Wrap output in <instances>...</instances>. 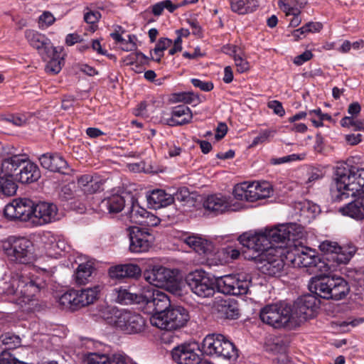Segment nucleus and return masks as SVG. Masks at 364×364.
<instances>
[{
  "label": "nucleus",
  "mask_w": 364,
  "mask_h": 364,
  "mask_svg": "<svg viewBox=\"0 0 364 364\" xmlns=\"http://www.w3.org/2000/svg\"><path fill=\"white\" fill-rule=\"evenodd\" d=\"M55 268H33L13 274L0 287V294L9 302L16 304L23 311H34L39 308L38 295L53 281Z\"/></svg>",
  "instance_id": "f257e3e1"
},
{
  "label": "nucleus",
  "mask_w": 364,
  "mask_h": 364,
  "mask_svg": "<svg viewBox=\"0 0 364 364\" xmlns=\"http://www.w3.org/2000/svg\"><path fill=\"white\" fill-rule=\"evenodd\" d=\"M212 358L232 363L239 357L238 349L226 336L220 333L207 335L200 345L197 343H184L174 348L171 354L173 360L178 364H199L200 355L196 352Z\"/></svg>",
  "instance_id": "f03ea898"
},
{
  "label": "nucleus",
  "mask_w": 364,
  "mask_h": 364,
  "mask_svg": "<svg viewBox=\"0 0 364 364\" xmlns=\"http://www.w3.org/2000/svg\"><path fill=\"white\" fill-rule=\"evenodd\" d=\"M361 192L364 193V168H356L346 162L338 163L330 186L332 200L340 202Z\"/></svg>",
  "instance_id": "7ed1b4c3"
},
{
  "label": "nucleus",
  "mask_w": 364,
  "mask_h": 364,
  "mask_svg": "<svg viewBox=\"0 0 364 364\" xmlns=\"http://www.w3.org/2000/svg\"><path fill=\"white\" fill-rule=\"evenodd\" d=\"M166 297L168 304L164 307L160 308L156 305L150 309L152 315L150 317V323L152 326L160 329L165 330L161 339L165 343H170L173 339L172 331L183 328L190 319L188 311L181 306L171 307V301L168 295L162 291Z\"/></svg>",
  "instance_id": "20e7f679"
},
{
  "label": "nucleus",
  "mask_w": 364,
  "mask_h": 364,
  "mask_svg": "<svg viewBox=\"0 0 364 364\" xmlns=\"http://www.w3.org/2000/svg\"><path fill=\"white\" fill-rule=\"evenodd\" d=\"M117 301L125 305L138 304L146 314L150 313V309L154 305L162 308L168 304V300L162 294V291L151 287H144L138 293L120 288L117 291Z\"/></svg>",
  "instance_id": "39448f33"
},
{
  "label": "nucleus",
  "mask_w": 364,
  "mask_h": 364,
  "mask_svg": "<svg viewBox=\"0 0 364 364\" xmlns=\"http://www.w3.org/2000/svg\"><path fill=\"white\" fill-rule=\"evenodd\" d=\"M287 265L298 268H306L311 274L326 272L330 268L326 261L321 259L316 251L310 247H298L296 244L291 249L287 248Z\"/></svg>",
  "instance_id": "423d86ee"
},
{
  "label": "nucleus",
  "mask_w": 364,
  "mask_h": 364,
  "mask_svg": "<svg viewBox=\"0 0 364 364\" xmlns=\"http://www.w3.org/2000/svg\"><path fill=\"white\" fill-rule=\"evenodd\" d=\"M287 247L275 246L258 255H245L249 260L257 259L259 271L269 277H280L284 272V265L287 264Z\"/></svg>",
  "instance_id": "0eeeda50"
},
{
  "label": "nucleus",
  "mask_w": 364,
  "mask_h": 364,
  "mask_svg": "<svg viewBox=\"0 0 364 364\" xmlns=\"http://www.w3.org/2000/svg\"><path fill=\"white\" fill-rule=\"evenodd\" d=\"M270 245L291 249L305 236L304 228L296 223L277 224L265 228Z\"/></svg>",
  "instance_id": "6e6552de"
},
{
  "label": "nucleus",
  "mask_w": 364,
  "mask_h": 364,
  "mask_svg": "<svg viewBox=\"0 0 364 364\" xmlns=\"http://www.w3.org/2000/svg\"><path fill=\"white\" fill-rule=\"evenodd\" d=\"M274 192L272 186L267 181H244L237 183L232 189L234 199L244 202H255L258 200L269 198Z\"/></svg>",
  "instance_id": "1a4fd4ad"
},
{
  "label": "nucleus",
  "mask_w": 364,
  "mask_h": 364,
  "mask_svg": "<svg viewBox=\"0 0 364 364\" xmlns=\"http://www.w3.org/2000/svg\"><path fill=\"white\" fill-rule=\"evenodd\" d=\"M320 250L323 252L326 257V264L330 268H326V272H336L339 267L346 264L355 253V247L352 245L339 246L337 242L324 241L320 246Z\"/></svg>",
  "instance_id": "9d476101"
},
{
  "label": "nucleus",
  "mask_w": 364,
  "mask_h": 364,
  "mask_svg": "<svg viewBox=\"0 0 364 364\" xmlns=\"http://www.w3.org/2000/svg\"><path fill=\"white\" fill-rule=\"evenodd\" d=\"M109 323L127 334L140 333L145 327V320L139 314L126 309H113Z\"/></svg>",
  "instance_id": "9b49d317"
},
{
  "label": "nucleus",
  "mask_w": 364,
  "mask_h": 364,
  "mask_svg": "<svg viewBox=\"0 0 364 364\" xmlns=\"http://www.w3.org/2000/svg\"><path fill=\"white\" fill-rule=\"evenodd\" d=\"M100 291V285L81 290L70 289L59 297L58 303L64 309L75 311L92 304L97 299Z\"/></svg>",
  "instance_id": "f8f14e48"
},
{
  "label": "nucleus",
  "mask_w": 364,
  "mask_h": 364,
  "mask_svg": "<svg viewBox=\"0 0 364 364\" xmlns=\"http://www.w3.org/2000/svg\"><path fill=\"white\" fill-rule=\"evenodd\" d=\"M9 247L5 252L11 261L21 264L31 262L34 258L33 242L24 237L11 236L8 239Z\"/></svg>",
  "instance_id": "ddd939ff"
},
{
  "label": "nucleus",
  "mask_w": 364,
  "mask_h": 364,
  "mask_svg": "<svg viewBox=\"0 0 364 364\" xmlns=\"http://www.w3.org/2000/svg\"><path fill=\"white\" fill-rule=\"evenodd\" d=\"M262 321L275 328L285 326L291 317V309L283 302L268 304L264 306L259 313Z\"/></svg>",
  "instance_id": "4468645a"
},
{
  "label": "nucleus",
  "mask_w": 364,
  "mask_h": 364,
  "mask_svg": "<svg viewBox=\"0 0 364 364\" xmlns=\"http://www.w3.org/2000/svg\"><path fill=\"white\" fill-rule=\"evenodd\" d=\"M250 282L247 275L227 274L216 279V286L218 291L224 294L242 296L247 294Z\"/></svg>",
  "instance_id": "2eb2a0df"
},
{
  "label": "nucleus",
  "mask_w": 364,
  "mask_h": 364,
  "mask_svg": "<svg viewBox=\"0 0 364 364\" xmlns=\"http://www.w3.org/2000/svg\"><path fill=\"white\" fill-rule=\"evenodd\" d=\"M186 282L192 292L198 297L208 298L215 294L216 281L202 269L191 272L187 276Z\"/></svg>",
  "instance_id": "dca6fc26"
},
{
  "label": "nucleus",
  "mask_w": 364,
  "mask_h": 364,
  "mask_svg": "<svg viewBox=\"0 0 364 364\" xmlns=\"http://www.w3.org/2000/svg\"><path fill=\"white\" fill-rule=\"evenodd\" d=\"M33 210L34 204L31 200L26 198H16L5 206L4 213L5 217L9 220H18L31 225Z\"/></svg>",
  "instance_id": "f3484780"
},
{
  "label": "nucleus",
  "mask_w": 364,
  "mask_h": 364,
  "mask_svg": "<svg viewBox=\"0 0 364 364\" xmlns=\"http://www.w3.org/2000/svg\"><path fill=\"white\" fill-rule=\"evenodd\" d=\"M129 239V250L133 253L147 252L154 243V236L146 230L137 226L127 228Z\"/></svg>",
  "instance_id": "a211bd4d"
},
{
  "label": "nucleus",
  "mask_w": 364,
  "mask_h": 364,
  "mask_svg": "<svg viewBox=\"0 0 364 364\" xmlns=\"http://www.w3.org/2000/svg\"><path fill=\"white\" fill-rule=\"evenodd\" d=\"M237 241L244 247L253 250L252 255H258L274 247L270 245L265 228L255 233L245 232L237 237Z\"/></svg>",
  "instance_id": "6ab92c4d"
},
{
  "label": "nucleus",
  "mask_w": 364,
  "mask_h": 364,
  "mask_svg": "<svg viewBox=\"0 0 364 364\" xmlns=\"http://www.w3.org/2000/svg\"><path fill=\"white\" fill-rule=\"evenodd\" d=\"M61 214L57 205L53 203L40 202L34 205L31 225L42 226L60 220Z\"/></svg>",
  "instance_id": "aec40b11"
},
{
  "label": "nucleus",
  "mask_w": 364,
  "mask_h": 364,
  "mask_svg": "<svg viewBox=\"0 0 364 364\" xmlns=\"http://www.w3.org/2000/svg\"><path fill=\"white\" fill-rule=\"evenodd\" d=\"M203 207L216 215L229 210L237 211L242 209V205L240 203H233L230 196L221 193L208 196L203 201Z\"/></svg>",
  "instance_id": "412c9836"
},
{
  "label": "nucleus",
  "mask_w": 364,
  "mask_h": 364,
  "mask_svg": "<svg viewBox=\"0 0 364 364\" xmlns=\"http://www.w3.org/2000/svg\"><path fill=\"white\" fill-rule=\"evenodd\" d=\"M144 279L151 287H163L173 282L175 272L161 265H154L146 269L143 274Z\"/></svg>",
  "instance_id": "4be33fe9"
},
{
  "label": "nucleus",
  "mask_w": 364,
  "mask_h": 364,
  "mask_svg": "<svg viewBox=\"0 0 364 364\" xmlns=\"http://www.w3.org/2000/svg\"><path fill=\"white\" fill-rule=\"evenodd\" d=\"M230 237V236L228 235L220 237L221 240H225L226 242L229 243L225 244V245L218 250L216 253H213V256L211 259L215 260L213 262L214 264H226L232 262L240 257V242L237 243L236 241H232Z\"/></svg>",
  "instance_id": "5701e85b"
},
{
  "label": "nucleus",
  "mask_w": 364,
  "mask_h": 364,
  "mask_svg": "<svg viewBox=\"0 0 364 364\" xmlns=\"http://www.w3.org/2000/svg\"><path fill=\"white\" fill-rule=\"evenodd\" d=\"M331 272H320L319 275L312 277L309 283L310 291L321 298L329 299L332 276H329L328 274Z\"/></svg>",
  "instance_id": "b1692460"
},
{
  "label": "nucleus",
  "mask_w": 364,
  "mask_h": 364,
  "mask_svg": "<svg viewBox=\"0 0 364 364\" xmlns=\"http://www.w3.org/2000/svg\"><path fill=\"white\" fill-rule=\"evenodd\" d=\"M38 160L43 168L50 171L66 174L70 171L68 162L57 153L43 154Z\"/></svg>",
  "instance_id": "393cba45"
},
{
  "label": "nucleus",
  "mask_w": 364,
  "mask_h": 364,
  "mask_svg": "<svg viewBox=\"0 0 364 364\" xmlns=\"http://www.w3.org/2000/svg\"><path fill=\"white\" fill-rule=\"evenodd\" d=\"M41 240L45 244L48 256L50 257H61L63 252H68L70 250V246L63 237L47 233L42 237Z\"/></svg>",
  "instance_id": "a878e982"
},
{
  "label": "nucleus",
  "mask_w": 364,
  "mask_h": 364,
  "mask_svg": "<svg viewBox=\"0 0 364 364\" xmlns=\"http://www.w3.org/2000/svg\"><path fill=\"white\" fill-rule=\"evenodd\" d=\"M184 242L200 255L211 259L215 252L213 243L198 235H192L184 239Z\"/></svg>",
  "instance_id": "bb28decb"
},
{
  "label": "nucleus",
  "mask_w": 364,
  "mask_h": 364,
  "mask_svg": "<svg viewBox=\"0 0 364 364\" xmlns=\"http://www.w3.org/2000/svg\"><path fill=\"white\" fill-rule=\"evenodd\" d=\"M338 213L356 222L364 220V194L356 197L350 202L341 206Z\"/></svg>",
  "instance_id": "cd10ccee"
},
{
  "label": "nucleus",
  "mask_w": 364,
  "mask_h": 364,
  "mask_svg": "<svg viewBox=\"0 0 364 364\" xmlns=\"http://www.w3.org/2000/svg\"><path fill=\"white\" fill-rule=\"evenodd\" d=\"M295 308L301 317L307 319L312 317L318 308V301L311 294L304 295L297 299Z\"/></svg>",
  "instance_id": "c85d7f7f"
},
{
  "label": "nucleus",
  "mask_w": 364,
  "mask_h": 364,
  "mask_svg": "<svg viewBox=\"0 0 364 364\" xmlns=\"http://www.w3.org/2000/svg\"><path fill=\"white\" fill-rule=\"evenodd\" d=\"M40 177L41 171L38 166L29 161L28 157L24 160L19 172L15 175V179L23 184L36 182Z\"/></svg>",
  "instance_id": "c756f323"
},
{
  "label": "nucleus",
  "mask_w": 364,
  "mask_h": 364,
  "mask_svg": "<svg viewBox=\"0 0 364 364\" xmlns=\"http://www.w3.org/2000/svg\"><path fill=\"white\" fill-rule=\"evenodd\" d=\"M146 200L150 208L157 210L171 205L175 198L164 190L154 189L146 196Z\"/></svg>",
  "instance_id": "7c9ffc66"
},
{
  "label": "nucleus",
  "mask_w": 364,
  "mask_h": 364,
  "mask_svg": "<svg viewBox=\"0 0 364 364\" xmlns=\"http://www.w3.org/2000/svg\"><path fill=\"white\" fill-rule=\"evenodd\" d=\"M120 194H112L105 198L101 203L100 207L102 210H107L109 213H117L121 212L124 208L126 203H129V199L127 196Z\"/></svg>",
  "instance_id": "2f4dec72"
},
{
  "label": "nucleus",
  "mask_w": 364,
  "mask_h": 364,
  "mask_svg": "<svg viewBox=\"0 0 364 364\" xmlns=\"http://www.w3.org/2000/svg\"><path fill=\"white\" fill-rule=\"evenodd\" d=\"M109 275L112 279H122L124 277H137L141 270L139 265L134 264H118L109 269Z\"/></svg>",
  "instance_id": "473e14b6"
},
{
  "label": "nucleus",
  "mask_w": 364,
  "mask_h": 364,
  "mask_svg": "<svg viewBox=\"0 0 364 364\" xmlns=\"http://www.w3.org/2000/svg\"><path fill=\"white\" fill-rule=\"evenodd\" d=\"M266 350L277 355L274 359L277 364H289L290 359L287 355V346L280 338H274L266 344Z\"/></svg>",
  "instance_id": "72a5a7b5"
},
{
  "label": "nucleus",
  "mask_w": 364,
  "mask_h": 364,
  "mask_svg": "<svg viewBox=\"0 0 364 364\" xmlns=\"http://www.w3.org/2000/svg\"><path fill=\"white\" fill-rule=\"evenodd\" d=\"M193 114L190 108L181 105L173 108L171 117L168 119V124L171 126L181 125L190 122Z\"/></svg>",
  "instance_id": "f704fd0d"
},
{
  "label": "nucleus",
  "mask_w": 364,
  "mask_h": 364,
  "mask_svg": "<svg viewBox=\"0 0 364 364\" xmlns=\"http://www.w3.org/2000/svg\"><path fill=\"white\" fill-rule=\"evenodd\" d=\"M350 291L348 283L341 277L332 276L329 299L341 300Z\"/></svg>",
  "instance_id": "c9c22d12"
},
{
  "label": "nucleus",
  "mask_w": 364,
  "mask_h": 364,
  "mask_svg": "<svg viewBox=\"0 0 364 364\" xmlns=\"http://www.w3.org/2000/svg\"><path fill=\"white\" fill-rule=\"evenodd\" d=\"M127 196L129 199V203L131 204V207L127 213V218L132 223L141 225L146 214H147V210L141 207L134 197L130 195H127Z\"/></svg>",
  "instance_id": "e433bc0d"
},
{
  "label": "nucleus",
  "mask_w": 364,
  "mask_h": 364,
  "mask_svg": "<svg viewBox=\"0 0 364 364\" xmlns=\"http://www.w3.org/2000/svg\"><path fill=\"white\" fill-rule=\"evenodd\" d=\"M94 269V263L91 260L80 264L74 274L75 283L77 285L87 284L90 280Z\"/></svg>",
  "instance_id": "4c0bfd02"
},
{
  "label": "nucleus",
  "mask_w": 364,
  "mask_h": 364,
  "mask_svg": "<svg viewBox=\"0 0 364 364\" xmlns=\"http://www.w3.org/2000/svg\"><path fill=\"white\" fill-rule=\"evenodd\" d=\"M25 37L29 44L37 50L47 49L50 46V41L45 35L33 30H26Z\"/></svg>",
  "instance_id": "58836bf2"
},
{
  "label": "nucleus",
  "mask_w": 364,
  "mask_h": 364,
  "mask_svg": "<svg viewBox=\"0 0 364 364\" xmlns=\"http://www.w3.org/2000/svg\"><path fill=\"white\" fill-rule=\"evenodd\" d=\"M218 311L228 319H237L240 316L239 306L235 299L223 301L219 305Z\"/></svg>",
  "instance_id": "ea45409f"
},
{
  "label": "nucleus",
  "mask_w": 364,
  "mask_h": 364,
  "mask_svg": "<svg viewBox=\"0 0 364 364\" xmlns=\"http://www.w3.org/2000/svg\"><path fill=\"white\" fill-rule=\"evenodd\" d=\"M85 362L87 364H112L110 355L95 352L87 353Z\"/></svg>",
  "instance_id": "a19ab883"
},
{
  "label": "nucleus",
  "mask_w": 364,
  "mask_h": 364,
  "mask_svg": "<svg viewBox=\"0 0 364 364\" xmlns=\"http://www.w3.org/2000/svg\"><path fill=\"white\" fill-rule=\"evenodd\" d=\"M18 186L16 183L9 177L2 176L0 183V193L5 196H11L16 193Z\"/></svg>",
  "instance_id": "79ce46f5"
},
{
  "label": "nucleus",
  "mask_w": 364,
  "mask_h": 364,
  "mask_svg": "<svg viewBox=\"0 0 364 364\" xmlns=\"http://www.w3.org/2000/svg\"><path fill=\"white\" fill-rule=\"evenodd\" d=\"M304 158V154H290L279 158H272L269 161L272 165H280L282 164L289 163L291 161L301 160Z\"/></svg>",
  "instance_id": "37998d69"
},
{
  "label": "nucleus",
  "mask_w": 364,
  "mask_h": 364,
  "mask_svg": "<svg viewBox=\"0 0 364 364\" xmlns=\"http://www.w3.org/2000/svg\"><path fill=\"white\" fill-rule=\"evenodd\" d=\"M102 180L97 176H95L91 178V181L88 183L85 188V193L92 194L94 193L102 188Z\"/></svg>",
  "instance_id": "c03bdc74"
},
{
  "label": "nucleus",
  "mask_w": 364,
  "mask_h": 364,
  "mask_svg": "<svg viewBox=\"0 0 364 364\" xmlns=\"http://www.w3.org/2000/svg\"><path fill=\"white\" fill-rule=\"evenodd\" d=\"M346 277L361 286L364 282V271L363 269H347L345 272Z\"/></svg>",
  "instance_id": "a18cd8bd"
},
{
  "label": "nucleus",
  "mask_w": 364,
  "mask_h": 364,
  "mask_svg": "<svg viewBox=\"0 0 364 364\" xmlns=\"http://www.w3.org/2000/svg\"><path fill=\"white\" fill-rule=\"evenodd\" d=\"M101 14L97 11L92 10V8L87 6L84 10V20L86 23L94 24L100 20Z\"/></svg>",
  "instance_id": "49530a36"
},
{
  "label": "nucleus",
  "mask_w": 364,
  "mask_h": 364,
  "mask_svg": "<svg viewBox=\"0 0 364 364\" xmlns=\"http://www.w3.org/2000/svg\"><path fill=\"white\" fill-rule=\"evenodd\" d=\"M340 123L343 127L351 128L353 130H359L363 126L362 122L353 118V116L342 118Z\"/></svg>",
  "instance_id": "de8ad7c7"
},
{
  "label": "nucleus",
  "mask_w": 364,
  "mask_h": 364,
  "mask_svg": "<svg viewBox=\"0 0 364 364\" xmlns=\"http://www.w3.org/2000/svg\"><path fill=\"white\" fill-rule=\"evenodd\" d=\"M233 59L237 70L239 73H245L250 69L249 63L244 58V54L242 52L240 54L235 53V58Z\"/></svg>",
  "instance_id": "09e8293b"
},
{
  "label": "nucleus",
  "mask_w": 364,
  "mask_h": 364,
  "mask_svg": "<svg viewBox=\"0 0 364 364\" xmlns=\"http://www.w3.org/2000/svg\"><path fill=\"white\" fill-rule=\"evenodd\" d=\"M55 21L53 15L49 11H44L38 18L39 27L46 28L52 25Z\"/></svg>",
  "instance_id": "8fccbe9b"
},
{
  "label": "nucleus",
  "mask_w": 364,
  "mask_h": 364,
  "mask_svg": "<svg viewBox=\"0 0 364 364\" xmlns=\"http://www.w3.org/2000/svg\"><path fill=\"white\" fill-rule=\"evenodd\" d=\"M6 158L14 171L17 169L20 170L22 165H23L24 160L27 159V156L26 155L21 154H16Z\"/></svg>",
  "instance_id": "3c124183"
},
{
  "label": "nucleus",
  "mask_w": 364,
  "mask_h": 364,
  "mask_svg": "<svg viewBox=\"0 0 364 364\" xmlns=\"http://www.w3.org/2000/svg\"><path fill=\"white\" fill-rule=\"evenodd\" d=\"M110 358L112 364H135L132 362L130 358L122 352L114 353Z\"/></svg>",
  "instance_id": "603ef678"
},
{
  "label": "nucleus",
  "mask_w": 364,
  "mask_h": 364,
  "mask_svg": "<svg viewBox=\"0 0 364 364\" xmlns=\"http://www.w3.org/2000/svg\"><path fill=\"white\" fill-rule=\"evenodd\" d=\"M191 82L194 87L199 88L203 92L211 91L214 87L213 83L211 81H203L198 78H192Z\"/></svg>",
  "instance_id": "864d4df0"
},
{
  "label": "nucleus",
  "mask_w": 364,
  "mask_h": 364,
  "mask_svg": "<svg viewBox=\"0 0 364 364\" xmlns=\"http://www.w3.org/2000/svg\"><path fill=\"white\" fill-rule=\"evenodd\" d=\"M134 36L128 35L127 39L124 38L119 44V47L124 51L134 50L136 48V44L134 42Z\"/></svg>",
  "instance_id": "5fc2aeb1"
},
{
  "label": "nucleus",
  "mask_w": 364,
  "mask_h": 364,
  "mask_svg": "<svg viewBox=\"0 0 364 364\" xmlns=\"http://www.w3.org/2000/svg\"><path fill=\"white\" fill-rule=\"evenodd\" d=\"M179 100L186 104H192L194 106L200 102L199 97L193 92H185L179 95Z\"/></svg>",
  "instance_id": "6e6d98bb"
},
{
  "label": "nucleus",
  "mask_w": 364,
  "mask_h": 364,
  "mask_svg": "<svg viewBox=\"0 0 364 364\" xmlns=\"http://www.w3.org/2000/svg\"><path fill=\"white\" fill-rule=\"evenodd\" d=\"M323 177V173L322 171L318 168H313L309 173L308 179L306 182L308 187L311 186L314 183L318 180L321 179Z\"/></svg>",
  "instance_id": "4d7b16f0"
},
{
  "label": "nucleus",
  "mask_w": 364,
  "mask_h": 364,
  "mask_svg": "<svg viewBox=\"0 0 364 364\" xmlns=\"http://www.w3.org/2000/svg\"><path fill=\"white\" fill-rule=\"evenodd\" d=\"M61 61L58 59H51L46 66V70L50 74H57L61 70Z\"/></svg>",
  "instance_id": "13d9d810"
},
{
  "label": "nucleus",
  "mask_w": 364,
  "mask_h": 364,
  "mask_svg": "<svg viewBox=\"0 0 364 364\" xmlns=\"http://www.w3.org/2000/svg\"><path fill=\"white\" fill-rule=\"evenodd\" d=\"M5 119L6 121L18 127L23 126L27 122V117L24 114L10 115Z\"/></svg>",
  "instance_id": "bf43d9fd"
},
{
  "label": "nucleus",
  "mask_w": 364,
  "mask_h": 364,
  "mask_svg": "<svg viewBox=\"0 0 364 364\" xmlns=\"http://www.w3.org/2000/svg\"><path fill=\"white\" fill-rule=\"evenodd\" d=\"M14 172V171L13 168H11L7 158L4 159L1 163L0 166L1 176L10 177L13 176Z\"/></svg>",
  "instance_id": "052dcab7"
},
{
  "label": "nucleus",
  "mask_w": 364,
  "mask_h": 364,
  "mask_svg": "<svg viewBox=\"0 0 364 364\" xmlns=\"http://www.w3.org/2000/svg\"><path fill=\"white\" fill-rule=\"evenodd\" d=\"M267 107L272 109L274 113L279 117H282L285 114V110L282 106V104L278 100L269 101L267 104Z\"/></svg>",
  "instance_id": "680f3d73"
},
{
  "label": "nucleus",
  "mask_w": 364,
  "mask_h": 364,
  "mask_svg": "<svg viewBox=\"0 0 364 364\" xmlns=\"http://www.w3.org/2000/svg\"><path fill=\"white\" fill-rule=\"evenodd\" d=\"M160 223V219L155 215L150 213L147 211V214L145 215V218L142 223V225H146L150 227L156 226Z\"/></svg>",
  "instance_id": "e2e57ef3"
},
{
  "label": "nucleus",
  "mask_w": 364,
  "mask_h": 364,
  "mask_svg": "<svg viewBox=\"0 0 364 364\" xmlns=\"http://www.w3.org/2000/svg\"><path fill=\"white\" fill-rule=\"evenodd\" d=\"M313 57V54L310 50H306L301 55L296 56L294 59V63L297 65H301L305 62L311 60Z\"/></svg>",
  "instance_id": "0e129e2a"
},
{
  "label": "nucleus",
  "mask_w": 364,
  "mask_h": 364,
  "mask_svg": "<svg viewBox=\"0 0 364 364\" xmlns=\"http://www.w3.org/2000/svg\"><path fill=\"white\" fill-rule=\"evenodd\" d=\"M231 9L234 12L244 13L245 3L243 0H230Z\"/></svg>",
  "instance_id": "69168bd1"
},
{
  "label": "nucleus",
  "mask_w": 364,
  "mask_h": 364,
  "mask_svg": "<svg viewBox=\"0 0 364 364\" xmlns=\"http://www.w3.org/2000/svg\"><path fill=\"white\" fill-rule=\"evenodd\" d=\"M172 44V41L168 38H161L158 43L156 44L155 48H159V50L164 51L166 50Z\"/></svg>",
  "instance_id": "338daca9"
},
{
  "label": "nucleus",
  "mask_w": 364,
  "mask_h": 364,
  "mask_svg": "<svg viewBox=\"0 0 364 364\" xmlns=\"http://www.w3.org/2000/svg\"><path fill=\"white\" fill-rule=\"evenodd\" d=\"M311 211L312 213L311 217H314L316 213L319 212V207L315 204H311L309 201L304 203L301 207V212L304 213L305 210Z\"/></svg>",
  "instance_id": "774afa93"
}]
</instances>
